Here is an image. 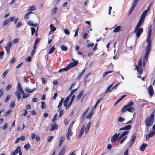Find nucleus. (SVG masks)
Segmentation results:
<instances>
[{
  "label": "nucleus",
  "mask_w": 155,
  "mask_h": 155,
  "mask_svg": "<svg viewBox=\"0 0 155 155\" xmlns=\"http://www.w3.org/2000/svg\"><path fill=\"white\" fill-rule=\"evenodd\" d=\"M151 28L152 25H149L147 30V45L146 48L145 54L143 57V64L144 66L146 62L148 60V55L150 53L151 50V41L150 37L151 34Z\"/></svg>",
  "instance_id": "nucleus-1"
},
{
  "label": "nucleus",
  "mask_w": 155,
  "mask_h": 155,
  "mask_svg": "<svg viewBox=\"0 0 155 155\" xmlns=\"http://www.w3.org/2000/svg\"><path fill=\"white\" fill-rule=\"evenodd\" d=\"M14 93L18 101L21 98L20 94H23L22 98L24 99H25L30 96L29 94L25 93L22 87L19 82L18 83L17 90L15 91Z\"/></svg>",
  "instance_id": "nucleus-2"
},
{
  "label": "nucleus",
  "mask_w": 155,
  "mask_h": 155,
  "mask_svg": "<svg viewBox=\"0 0 155 155\" xmlns=\"http://www.w3.org/2000/svg\"><path fill=\"white\" fill-rule=\"evenodd\" d=\"M91 125V123L90 122L87 124L85 128L84 125L82 126V127L79 132V135L77 137L78 139L80 138L81 137L84 131H85V134H87Z\"/></svg>",
  "instance_id": "nucleus-3"
},
{
  "label": "nucleus",
  "mask_w": 155,
  "mask_h": 155,
  "mask_svg": "<svg viewBox=\"0 0 155 155\" xmlns=\"http://www.w3.org/2000/svg\"><path fill=\"white\" fill-rule=\"evenodd\" d=\"M133 104V102L132 101L128 103L122 108V112H124L126 111H127L130 112H133L134 111V108L131 107V106Z\"/></svg>",
  "instance_id": "nucleus-4"
},
{
  "label": "nucleus",
  "mask_w": 155,
  "mask_h": 155,
  "mask_svg": "<svg viewBox=\"0 0 155 155\" xmlns=\"http://www.w3.org/2000/svg\"><path fill=\"white\" fill-rule=\"evenodd\" d=\"M154 118V114H151L146 120L145 123L146 126L149 127L153 124Z\"/></svg>",
  "instance_id": "nucleus-5"
},
{
  "label": "nucleus",
  "mask_w": 155,
  "mask_h": 155,
  "mask_svg": "<svg viewBox=\"0 0 155 155\" xmlns=\"http://www.w3.org/2000/svg\"><path fill=\"white\" fill-rule=\"evenodd\" d=\"M142 67V58H140L138 60V65L136 66V69L137 70V72L140 74L141 73L143 72V70L141 68Z\"/></svg>",
  "instance_id": "nucleus-6"
},
{
  "label": "nucleus",
  "mask_w": 155,
  "mask_h": 155,
  "mask_svg": "<svg viewBox=\"0 0 155 155\" xmlns=\"http://www.w3.org/2000/svg\"><path fill=\"white\" fill-rule=\"evenodd\" d=\"M72 60L73 61V62L70 63L67 66L68 70L76 66L78 63V61H75L73 58H72Z\"/></svg>",
  "instance_id": "nucleus-7"
},
{
  "label": "nucleus",
  "mask_w": 155,
  "mask_h": 155,
  "mask_svg": "<svg viewBox=\"0 0 155 155\" xmlns=\"http://www.w3.org/2000/svg\"><path fill=\"white\" fill-rule=\"evenodd\" d=\"M143 29L142 28H138L137 30L135 31V30L134 32V33H136V35L138 38H139L141 33L143 32Z\"/></svg>",
  "instance_id": "nucleus-8"
},
{
  "label": "nucleus",
  "mask_w": 155,
  "mask_h": 155,
  "mask_svg": "<svg viewBox=\"0 0 155 155\" xmlns=\"http://www.w3.org/2000/svg\"><path fill=\"white\" fill-rule=\"evenodd\" d=\"M136 133H134L133 134L130 139V146H131L133 144L134 142L136 137Z\"/></svg>",
  "instance_id": "nucleus-9"
},
{
  "label": "nucleus",
  "mask_w": 155,
  "mask_h": 155,
  "mask_svg": "<svg viewBox=\"0 0 155 155\" xmlns=\"http://www.w3.org/2000/svg\"><path fill=\"white\" fill-rule=\"evenodd\" d=\"M143 20L140 18L137 24L135 26V31H136L138 28H139L141 26V25L143 24L144 21Z\"/></svg>",
  "instance_id": "nucleus-10"
},
{
  "label": "nucleus",
  "mask_w": 155,
  "mask_h": 155,
  "mask_svg": "<svg viewBox=\"0 0 155 155\" xmlns=\"http://www.w3.org/2000/svg\"><path fill=\"white\" fill-rule=\"evenodd\" d=\"M89 109V108L88 107L86 110L81 115V116L80 119V120L82 122L83 121V120H84V119L85 117L86 114H87V112L88 111Z\"/></svg>",
  "instance_id": "nucleus-11"
},
{
  "label": "nucleus",
  "mask_w": 155,
  "mask_h": 155,
  "mask_svg": "<svg viewBox=\"0 0 155 155\" xmlns=\"http://www.w3.org/2000/svg\"><path fill=\"white\" fill-rule=\"evenodd\" d=\"M72 129L68 128V131L66 134V137L68 140L70 139V137L72 134Z\"/></svg>",
  "instance_id": "nucleus-12"
},
{
  "label": "nucleus",
  "mask_w": 155,
  "mask_h": 155,
  "mask_svg": "<svg viewBox=\"0 0 155 155\" xmlns=\"http://www.w3.org/2000/svg\"><path fill=\"white\" fill-rule=\"evenodd\" d=\"M148 91L149 94L150 96H152L154 94V91L152 86L150 85L148 87Z\"/></svg>",
  "instance_id": "nucleus-13"
},
{
  "label": "nucleus",
  "mask_w": 155,
  "mask_h": 155,
  "mask_svg": "<svg viewBox=\"0 0 155 155\" xmlns=\"http://www.w3.org/2000/svg\"><path fill=\"white\" fill-rule=\"evenodd\" d=\"M129 132V131L128 130H126L124 131L119 137V140H121L122 138H123L126 135H127Z\"/></svg>",
  "instance_id": "nucleus-14"
},
{
  "label": "nucleus",
  "mask_w": 155,
  "mask_h": 155,
  "mask_svg": "<svg viewBox=\"0 0 155 155\" xmlns=\"http://www.w3.org/2000/svg\"><path fill=\"white\" fill-rule=\"evenodd\" d=\"M20 150V147L19 146H18L16 148L14 152H12L11 153L10 155H16Z\"/></svg>",
  "instance_id": "nucleus-15"
},
{
  "label": "nucleus",
  "mask_w": 155,
  "mask_h": 155,
  "mask_svg": "<svg viewBox=\"0 0 155 155\" xmlns=\"http://www.w3.org/2000/svg\"><path fill=\"white\" fill-rule=\"evenodd\" d=\"M36 88L34 87L33 89H30L28 87H26L25 89V91L27 93H31L36 89Z\"/></svg>",
  "instance_id": "nucleus-16"
},
{
  "label": "nucleus",
  "mask_w": 155,
  "mask_h": 155,
  "mask_svg": "<svg viewBox=\"0 0 155 155\" xmlns=\"http://www.w3.org/2000/svg\"><path fill=\"white\" fill-rule=\"evenodd\" d=\"M122 26H118L117 27L113 30L114 33H116L122 31Z\"/></svg>",
  "instance_id": "nucleus-17"
},
{
  "label": "nucleus",
  "mask_w": 155,
  "mask_h": 155,
  "mask_svg": "<svg viewBox=\"0 0 155 155\" xmlns=\"http://www.w3.org/2000/svg\"><path fill=\"white\" fill-rule=\"evenodd\" d=\"M131 128V126L130 125H127L124 127H122L119 129V130H130Z\"/></svg>",
  "instance_id": "nucleus-18"
},
{
  "label": "nucleus",
  "mask_w": 155,
  "mask_h": 155,
  "mask_svg": "<svg viewBox=\"0 0 155 155\" xmlns=\"http://www.w3.org/2000/svg\"><path fill=\"white\" fill-rule=\"evenodd\" d=\"M119 134H115L112 136L111 139V141L112 142H114L115 141L116 139L118 137Z\"/></svg>",
  "instance_id": "nucleus-19"
},
{
  "label": "nucleus",
  "mask_w": 155,
  "mask_h": 155,
  "mask_svg": "<svg viewBox=\"0 0 155 155\" xmlns=\"http://www.w3.org/2000/svg\"><path fill=\"white\" fill-rule=\"evenodd\" d=\"M75 97V95H73L71 96V98L70 101L68 104V106L67 107V108L69 107L71 104L74 100Z\"/></svg>",
  "instance_id": "nucleus-20"
},
{
  "label": "nucleus",
  "mask_w": 155,
  "mask_h": 155,
  "mask_svg": "<svg viewBox=\"0 0 155 155\" xmlns=\"http://www.w3.org/2000/svg\"><path fill=\"white\" fill-rule=\"evenodd\" d=\"M148 12L147 10H145L142 14L140 18L144 20L145 16L147 15Z\"/></svg>",
  "instance_id": "nucleus-21"
},
{
  "label": "nucleus",
  "mask_w": 155,
  "mask_h": 155,
  "mask_svg": "<svg viewBox=\"0 0 155 155\" xmlns=\"http://www.w3.org/2000/svg\"><path fill=\"white\" fill-rule=\"evenodd\" d=\"M33 12L32 11H28V12H26L24 18L25 19H28L29 18V15L32 13H33Z\"/></svg>",
  "instance_id": "nucleus-22"
},
{
  "label": "nucleus",
  "mask_w": 155,
  "mask_h": 155,
  "mask_svg": "<svg viewBox=\"0 0 155 155\" xmlns=\"http://www.w3.org/2000/svg\"><path fill=\"white\" fill-rule=\"evenodd\" d=\"M155 134V131H152L150 133H149L146 136V139L147 138H150L153 137Z\"/></svg>",
  "instance_id": "nucleus-23"
},
{
  "label": "nucleus",
  "mask_w": 155,
  "mask_h": 155,
  "mask_svg": "<svg viewBox=\"0 0 155 155\" xmlns=\"http://www.w3.org/2000/svg\"><path fill=\"white\" fill-rule=\"evenodd\" d=\"M85 69H84L82 70L81 72L80 73L78 76H77V78L76 79V80H79L80 79L81 77L85 72Z\"/></svg>",
  "instance_id": "nucleus-24"
},
{
  "label": "nucleus",
  "mask_w": 155,
  "mask_h": 155,
  "mask_svg": "<svg viewBox=\"0 0 155 155\" xmlns=\"http://www.w3.org/2000/svg\"><path fill=\"white\" fill-rule=\"evenodd\" d=\"M69 99L70 98L69 97H67L64 100V101L63 103V105L65 107H66V108H67V107L68 106L67 104Z\"/></svg>",
  "instance_id": "nucleus-25"
},
{
  "label": "nucleus",
  "mask_w": 155,
  "mask_h": 155,
  "mask_svg": "<svg viewBox=\"0 0 155 155\" xmlns=\"http://www.w3.org/2000/svg\"><path fill=\"white\" fill-rule=\"evenodd\" d=\"M147 144L146 143H143L141 146H140V149L141 151H143L146 147Z\"/></svg>",
  "instance_id": "nucleus-26"
},
{
  "label": "nucleus",
  "mask_w": 155,
  "mask_h": 155,
  "mask_svg": "<svg viewBox=\"0 0 155 155\" xmlns=\"http://www.w3.org/2000/svg\"><path fill=\"white\" fill-rule=\"evenodd\" d=\"M66 148V146L63 147L60 151L58 155H63L65 152Z\"/></svg>",
  "instance_id": "nucleus-27"
},
{
  "label": "nucleus",
  "mask_w": 155,
  "mask_h": 155,
  "mask_svg": "<svg viewBox=\"0 0 155 155\" xmlns=\"http://www.w3.org/2000/svg\"><path fill=\"white\" fill-rule=\"evenodd\" d=\"M66 148V146L63 147L60 151L58 155H63L65 152Z\"/></svg>",
  "instance_id": "nucleus-28"
},
{
  "label": "nucleus",
  "mask_w": 155,
  "mask_h": 155,
  "mask_svg": "<svg viewBox=\"0 0 155 155\" xmlns=\"http://www.w3.org/2000/svg\"><path fill=\"white\" fill-rule=\"evenodd\" d=\"M51 128L50 131L56 130L58 129V126L55 125V124H52L51 126Z\"/></svg>",
  "instance_id": "nucleus-29"
},
{
  "label": "nucleus",
  "mask_w": 155,
  "mask_h": 155,
  "mask_svg": "<svg viewBox=\"0 0 155 155\" xmlns=\"http://www.w3.org/2000/svg\"><path fill=\"white\" fill-rule=\"evenodd\" d=\"M28 24L30 26H32L34 27H36L37 25V24H33V22L32 21H29L27 22Z\"/></svg>",
  "instance_id": "nucleus-30"
},
{
  "label": "nucleus",
  "mask_w": 155,
  "mask_h": 155,
  "mask_svg": "<svg viewBox=\"0 0 155 155\" xmlns=\"http://www.w3.org/2000/svg\"><path fill=\"white\" fill-rule=\"evenodd\" d=\"M58 8L55 7L51 11V13L52 15H54L55 13H56L57 11H58Z\"/></svg>",
  "instance_id": "nucleus-31"
},
{
  "label": "nucleus",
  "mask_w": 155,
  "mask_h": 155,
  "mask_svg": "<svg viewBox=\"0 0 155 155\" xmlns=\"http://www.w3.org/2000/svg\"><path fill=\"white\" fill-rule=\"evenodd\" d=\"M61 48L63 51H66L68 49V48L65 45H62L61 47Z\"/></svg>",
  "instance_id": "nucleus-32"
},
{
  "label": "nucleus",
  "mask_w": 155,
  "mask_h": 155,
  "mask_svg": "<svg viewBox=\"0 0 155 155\" xmlns=\"http://www.w3.org/2000/svg\"><path fill=\"white\" fill-rule=\"evenodd\" d=\"M12 41H10L7 44L6 47H5V48H10L12 45Z\"/></svg>",
  "instance_id": "nucleus-33"
},
{
  "label": "nucleus",
  "mask_w": 155,
  "mask_h": 155,
  "mask_svg": "<svg viewBox=\"0 0 155 155\" xmlns=\"http://www.w3.org/2000/svg\"><path fill=\"white\" fill-rule=\"evenodd\" d=\"M55 49V48L54 46H53L52 48H51L50 49L49 51L48 52V53L50 54H52L53 52L54 51Z\"/></svg>",
  "instance_id": "nucleus-34"
},
{
  "label": "nucleus",
  "mask_w": 155,
  "mask_h": 155,
  "mask_svg": "<svg viewBox=\"0 0 155 155\" xmlns=\"http://www.w3.org/2000/svg\"><path fill=\"white\" fill-rule=\"evenodd\" d=\"M9 22L8 19H6L4 21L2 24V26H5L7 25Z\"/></svg>",
  "instance_id": "nucleus-35"
},
{
  "label": "nucleus",
  "mask_w": 155,
  "mask_h": 155,
  "mask_svg": "<svg viewBox=\"0 0 155 155\" xmlns=\"http://www.w3.org/2000/svg\"><path fill=\"white\" fill-rule=\"evenodd\" d=\"M36 8L34 5H32L29 7V9L28 11H34L35 10Z\"/></svg>",
  "instance_id": "nucleus-36"
},
{
  "label": "nucleus",
  "mask_w": 155,
  "mask_h": 155,
  "mask_svg": "<svg viewBox=\"0 0 155 155\" xmlns=\"http://www.w3.org/2000/svg\"><path fill=\"white\" fill-rule=\"evenodd\" d=\"M64 136H63L61 137L59 144L60 146L63 143L64 140Z\"/></svg>",
  "instance_id": "nucleus-37"
},
{
  "label": "nucleus",
  "mask_w": 155,
  "mask_h": 155,
  "mask_svg": "<svg viewBox=\"0 0 155 155\" xmlns=\"http://www.w3.org/2000/svg\"><path fill=\"white\" fill-rule=\"evenodd\" d=\"M77 89L76 88L72 90L71 92V93L68 96L69 98L72 96L73 94L77 91Z\"/></svg>",
  "instance_id": "nucleus-38"
},
{
  "label": "nucleus",
  "mask_w": 155,
  "mask_h": 155,
  "mask_svg": "<svg viewBox=\"0 0 155 155\" xmlns=\"http://www.w3.org/2000/svg\"><path fill=\"white\" fill-rule=\"evenodd\" d=\"M64 101V99L63 98H61V100L60 101L59 104L58 105L57 107L58 108H59L61 107V105L62 104L63 102Z\"/></svg>",
  "instance_id": "nucleus-39"
},
{
  "label": "nucleus",
  "mask_w": 155,
  "mask_h": 155,
  "mask_svg": "<svg viewBox=\"0 0 155 155\" xmlns=\"http://www.w3.org/2000/svg\"><path fill=\"white\" fill-rule=\"evenodd\" d=\"M24 147L26 151H28V149L30 148V145L29 143H27V144L24 146Z\"/></svg>",
  "instance_id": "nucleus-40"
},
{
  "label": "nucleus",
  "mask_w": 155,
  "mask_h": 155,
  "mask_svg": "<svg viewBox=\"0 0 155 155\" xmlns=\"http://www.w3.org/2000/svg\"><path fill=\"white\" fill-rule=\"evenodd\" d=\"M84 91H82L77 96L78 99H79L83 95Z\"/></svg>",
  "instance_id": "nucleus-41"
},
{
  "label": "nucleus",
  "mask_w": 155,
  "mask_h": 155,
  "mask_svg": "<svg viewBox=\"0 0 155 155\" xmlns=\"http://www.w3.org/2000/svg\"><path fill=\"white\" fill-rule=\"evenodd\" d=\"M93 114V111H91L89 114L87 115L86 118L87 119H90L91 117Z\"/></svg>",
  "instance_id": "nucleus-42"
},
{
  "label": "nucleus",
  "mask_w": 155,
  "mask_h": 155,
  "mask_svg": "<svg viewBox=\"0 0 155 155\" xmlns=\"http://www.w3.org/2000/svg\"><path fill=\"white\" fill-rule=\"evenodd\" d=\"M50 28L51 31L53 32L54 31L56 30V28L54 27L52 24H51L50 25Z\"/></svg>",
  "instance_id": "nucleus-43"
},
{
  "label": "nucleus",
  "mask_w": 155,
  "mask_h": 155,
  "mask_svg": "<svg viewBox=\"0 0 155 155\" xmlns=\"http://www.w3.org/2000/svg\"><path fill=\"white\" fill-rule=\"evenodd\" d=\"M20 41L19 38H16L13 40V43L14 44L17 43L19 42Z\"/></svg>",
  "instance_id": "nucleus-44"
},
{
  "label": "nucleus",
  "mask_w": 155,
  "mask_h": 155,
  "mask_svg": "<svg viewBox=\"0 0 155 155\" xmlns=\"http://www.w3.org/2000/svg\"><path fill=\"white\" fill-rule=\"evenodd\" d=\"M68 70V69L67 67L66 68L60 69L59 70L58 72H63L64 71H66Z\"/></svg>",
  "instance_id": "nucleus-45"
},
{
  "label": "nucleus",
  "mask_w": 155,
  "mask_h": 155,
  "mask_svg": "<svg viewBox=\"0 0 155 155\" xmlns=\"http://www.w3.org/2000/svg\"><path fill=\"white\" fill-rule=\"evenodd\" d=\"M11 97V96L10 95H8L7 96L5 100L4 101L6 103L10 99V97Z\"/></svg>",
  "instance_id": "nucleus-46"
},
{
  "label": "nucleus",
  "mask_w": 155,
  "mask_h": 155,
  "mask_svg": "<svg viewBox=\"0 0 155 155\" xmlns=\"http://www.w3.org/2000/svg\"><path fill=\"white\" fill-rule=\"evenodd\" d=\"M112 72V71H106V72H104L103 74V77H105L107 74H109V73H110L111 72Z\"/></svg>",
  "instance_id": "nucleus-47"
},
{
  "label": "nucleus",
  "mask_w": 155,
  "mask_h": 155,
  "mask_svg": "<svg viewBox=\"0 0 155 155\" xmlns=\"http://www.w3.org/2000/svg\"><path fill=\"white\" fill-rule=\"evenodd\" d=\"M124 120V118L121 117H119L117 120L118 122H123Z\"/></svg>",
  "instance_id": "nucleus-48"
},
{
  "label": "nucleus",
  "mask_w": 155,
  "mask_h": 155,
  "mask_svg": "<svg viewBox=\"0 0 155 155\" xmlns=\"http://www.w3.org/2000/svg\"><path fill=\"white\" fill-rule=\"evenodd\" d=\"M41 108L43 109H44L46 107V105L45 102L44 101H42L41 102Z\"/></svg>",
  "instance_id": "nucleus-49"
},
{
  "label": "nucleus",
  "mask_w": 155,
  "mask_h": 155,
  "mask_svg": "<svg viewBox=\"0 0 155 155\" xmlns=\"http://www.w3.org/2000/svg\"><path fill=\"white\" fill-rule=\"evenodd\" d=\"M23 25V24L22 22H19L16 25V28H18L19 27L22 26Z\"/></svg>",
  "instance_id": "nucleus-50"
},
{
  "label": "nucleus",
  "mask_w": 155,
  "mask_h": 155,
  "mask_svg": "<svg viewBox=\"0 0 155 155\" xmlns=\"http://www.w3.org/2000/svg\"><path fill=\"white\" fill-rule=\"evenodd\" d=\"M58 115V114H56L54 115V117H53V118H52V122H55Z\"/></svg>",
  "instance_id": "nucleus-51"
},
{
  "label": "nucleus",
  "mask_w": 155,
  "mask_h": 155,
  "mask_svg": "<svg viewBox=\"0 0 155 155\" xmlns=\"http://www.w3.org/2000/svg\"><path fill=\"white\" fill-rule=\"evenodd\" d=\"M58 111H60V112H59V117H60V116H61L64 114V110H61V108H59L58 109Z\"/></svg>",
  "instance_id": "nucleus-52"
},
{
  "label": "nucleus",
  "mask_w": 155,
  "mask_h": 155,
  "mask_svg": "<svg viewBox=\"0 0 155 155\" xmlns=\"http://www.w3.org/2000/svg\"><path fill=\"white\" fill-rule=\"evenodd\" d=\"M8 70H7L3 73V78H5L7 73L8 72Z\"/></svg>",
  "instance_id": "nucleus-53"
},
{
  "label": "nucleus",
  "mask_w": 155,
  "mask_h": 155,
  "mask_svg": "<svg viewBox=\"0 0 155 155\" xmlns=\"http://www.w3.org/2000/svg\"><path fill=\"white\" fill-rule=\"evenodd\" d=\"M53 136H50L48 137L47 138V141L48 142H50L51 141V140L53 139Z\"/></svg>",
  "instance_id": "nucleus-54"
},
{
  "label": "nucleus",
  "mask_w": 155,
  "mask_h": 155,
  "mask_svg": "<svg viewBox=\"0 0 155 155\" xmlns=\"http://www.w3.org/2000/svg\"><path fill=\"white\" fill-rule=\"evenodd\" d=\"M112 85H113V84H110V85H109L107 87V89L106 91H105V92L104 93V94L109 91L110 90V88L112 86Z\"/></svg>",
  "instance_id": "nucleus-55"
},
{
  "label": "nucleus",
  "mask_w": 155,
  "mask_h": 155,
  "mask_svg": "<svg viewBox=\"0 0 155 155\" xmlns=\"http://www.w3.org/2000/svg\"><path fill=\"white\" fill-rule=\"evenodd\" d=\"M12 84H9L8 85V86L5 88L6 90L8 91L10 89L11 87H12Z\"/></svg>",
  "instance_id": "nucleus-56"
},
{
  "label": "nucleus",
  "mask_w": 155,
  "mask_h": 155,
  "mask_svg": "<svg viewBox=\"0 0 155 155\" xmlns=\"http://www.w3.org/2000/svg\"><path fill=\"white\" fill-rule=\"evenodd\" d=\"M9 22L12 21L14 20L15 19V17L14 16H13L11 17H10L9 18H8Z\"/></svg>",
  "instance_id": "nucleus-57"
},
{
  "label": "nucleus",
  "mask_w": 155,
  "mask_h": 155,
  "mask_svg": "<svg viewBox=\"0 0 155 155\" xmlns=\"http://www.w3.org/2000/svg\"><path fill=\"white\" fill-rule=\"evenodd\" d=\"M15 105V101H12L11 102V104L10 105V107L11 108H12L14 107Z\"/></svg>",
  "instance_id": "nucleus-58"
},
{
  "label": "nucleus",
  "mask_w": 155,
  "mask_h": 155,
  "mask_svg": "<svg viewBox=\"0 0 155 155\" xmlns=\"http://www.w3.org/2000/svg\"><path fill=\"white\" fill-rule=\"evenodd\" d=\"M31 34L32 35H33L35 32V29L34 28L32 27L31 28Z\"/></svg>",
  "instance_id": "nucleus-59"
},
{
  "label": "nucleus",
  "mask_w": 155,
  "mask_h": 155,
  "mask_svg": "<svg viewBox=\"0 0 155 155\" xmlns=\"http://www.w3.org/2000/svg\"><path fill=\"white\" fill-rule=\"evenodd\" d=\"M8 126V124L7 123H6L5 125L2 127V130H5L6 129L7 127Z\"/></svg>",
  "instance_id": "nucleus-60"
},
{
  "label": "nucleus",
  "mask_w": 155,
  "mask_h": 155,
  "mask_svg": "<svg viewBox=\"0 0 155 155\" xmlns=\"http://www.w3.org/2000/svg\"><path fill=\"white\" fill-rule=\"evenodd\" d=\"M89 35L87 33H85L83 35V37L84 39H86L88 37Z\"/></svg>",
  "instance_id": "nucleus-61"
},
{
  "label": "nucleus",
  "mask_w": 155,
  "mask_h": 155,
  "mask_svg": "<svg viewBox=\"0 0 155 155\" xmlns=\"http://www.w3.org/2000/svg\"><path fill=\"white\" fill-rule=\"evenodd\" d=\"M120 83L119 82L117 83L116 84L114 85L112 87V89H116L117 88V87L119 86V84H120Z\"/></svg>",
  "instance_id": "nucleus-62"
},
{
  "label": "nucleus",
  "mask_w": 155,
  "mask_h": 155,
  "mask_svg": "<svg viewBox=\"0 0 155 155\" xmlns=\"http://www.w3.org/2000/svg\"><path fill=\"white\" fill-rule=\"evenodd\" d=\"M64 32L67 35H69L70 34V32L69 31L68 29H64Z\"/></svg>",
  "instance_id": "nucleus-63"
},
{
  "label": "nucleus",
  "mask_w": 155,
  "mask_h": 155,
  "mask_svg": "<svg viewBox=\"0 0 155 155\" xmlns=\"http://www.w3.org/2000/svg\"><path fill=\"white\" fill-rule=\"evenodd\" d=\"M15 61V58H13L10 61V64H12Z\"/></svg>",
  "instance_id": "nucleus-64"
}]
</instances>
